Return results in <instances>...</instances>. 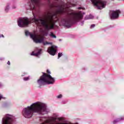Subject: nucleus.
Wrapping results in <instances>:
<instances>
[{"label": "nucleus", "instance_id": "f257e3e1", "mask_svg": "<svg viewBox=\"0 0 124 124\" xmlns=\"http://www.w3.org/2000/svg\"><path fill=\"white\" fill-rule=\"evenodd\" d=\"M58 4L56 5V10L52 13H48L47 16L43 18H37V15L32 11L33 17L29 19L27 17H19L17 19V24L20 28L28 27L31 23H35L45 28L46 31H50L54 29L55 24L59 21L58 15L65 14L66 16L61 19L60 24L68 28V2L67 3L63 2V0H55Z\"/></svg>", "mask_w": 124, "mask_h": 124}, {"label": "nucleus", "instance_id": "f03ea898", "mask_svg": "<svg viewBox=\"0 0 124 124\" xmlns=\"http://www.w3.org/2000/svg\"><path fill=\"white\" fill-rule=\"evenodd\" d=\"M45 107V104L39 102L35 103L31 105V107H28L27 108H25L23 110V116L25 118H31V111H34V112H39L41 111L43 108Z\"/></svg>", "mask_w": 124, "mask_h": 124}, {"label": "nucleus", "instance_id": "7ed1b4c3", "mask_svg": "<svg viewBox=\"0 0 124 124\" xmlns=\"http://www.w3.org/2000/svg\"><path fill=\"white\" fill-rule=\"evenodd\" d=\"M43 75L37 81L39 88H40L42 85H46V84L50 85L55 83V78L50 75H46L45 73H43Z\"/></svg>", "mask_w": 124, "mask_h": 124}, {"label": "nucleus", "instance_id": "20e7f679", "mask_svg": "<svg viewBox=\"0 0 124 124\" xmlns=\"http://www.w3.org/2000/svg\"><path fill=\"white\" fill-rule=\"evenodd\" d=\"M25 35L26 36H30L31 38L35 43H43L44 45H51L53 44L52 43L45 42L44 36H40L38 35L35 34H31L29 31H25Z\"/></svg>", "mask_w": 124, "mask_h": 124}, {"label": "nucleus", "instance_id": "39448f33", "mask_svg": "<svg viewBox=\"0 0 124 124\" xmlns=\"http://www.w3.org/2000/svg\"><path fill=\"white\" fill-rule=\"evenodd\" d=\"M41 4V0H31L29 1L28 4L26 6L27 10H37V8H39Z\"/></svg>", "mask_w": 124, "mask_h": 124}, {"label": "nucleus", "instance_id": "423d86ee", "mask_svg": "<svg viewBox=\"0 0 124 124\" xmlns=\"http://www.w3.org/2000/svg\"><path fill=\"white\" fill-rule=\"evenodd\" d=\"M91 1L98 9H103L106 6V1L103 0H91Z\"/></svg>", "mask_w": 124, "mask_h": 124}, {"label": "nucleus", "instance_id": "0eeeda50", "mask_svg": "<svg viewBox=\"0 0 124 124\" xmlns=\"http://www.w3.org/2000/svg\"><path fill=\"white\" fill-rule=\"evenodd\" d=\"M120 13H121V11L119 10L116 11H110L109 12V15L111 19H118Z\"/></svg>", "mask_w": 124, "mask_h": 124}, {"label": "nucleus", "instance_id": "6e6552de", "mask_svg": "<svg viewBox=\"0 0 124 124\" xmlns=\"http://www.w3.org/2000/svg\"><path fill=\"white\" fill-rule=\"evenodd\" d=\"M47 52L51 56H55L56 55V52H57V49H55L54 47H50L47 48Z\"/></svg>", "mask_w": 124, "mask_h": 124}, {"label": "nucleus", "instance_id": "1a4fd4ad", "mask_svg": "<svg viewBox=\"0 0 124 124\" xmlns=\"http://www.w3.org/2000/svg\"><path fill=\"white\" fill-rule=\"evenodd\" d=\"M10 118L9 117H7L6 118H3L2 119L3 124H9V120Z\"/></svg>", "mask_w": 124, "mask_h": 124}, {"label": "nucleus", "instance_id": "9d476101", "mask_svg": "<svg viewBox=\"0 0 124 124\" xmlns=\"http://www.w3.org/2000/svg\"><path fill=\"white\" fill-rule=\"evenodd\" d=\"M10 3H7L6 6L4 9L5 12H8V11H9V9H10Z\"/></svg>", "mask_w": 124, "mask_h": 124}, {"label": "nucleus", "instance_id": "9b49d317", "mask_svg": "<svg viewBox=\"0 0 124 124\" xmlns=\"http://www.w3.org/2000/svg\"><path fill=\"white\" fill-rule=\"evenodd\" d=\"M41 54V49H40L39 50H38V52L36 53H34V52H32L31 54V56H36V57H38V56H39V55H40Z\"/></svg>", "mask_w": 124, "mask_h": 124}, {"label": "nucleus", "instance_id": "f8f14e48", "mask_svg": "<svg viewBox=\"0 0 124 124\" xmlns=\"http://www.w3.org/2000/svg\"><path fill=\"white\" fill-rule=\"evenodd\" d=\"M90 19H93V16L90 15L89 16H87L85 17V20H90Z\"/></svg>", "mask_w": 124, "mask_h": 124}, {"label": "nucleus", "instance_id": "ddd939ff", "mask_svg": "<svg viewBox=\"0 0 124 124\" xmlns=\"http://www.w3.org/2000/svg\"><path fill=\"white\" fill-rule=\"evenodd\" d=\"M49 36L52 37V38H57L56 35L54 34V33L51 32L49 34Z\"/></svg>", "mask_w": 124, "mask_h": 124}, {"label": "nucleus", "instance_id": "4468645a", "mask_svg": "<svg viewBox=\"0 0 124 124\" xmlns=\"http://www.w3.org/2000/svg\"><path fill=\"white\" fill-rule=\"evenodd\" d=\"M62 56V53H58V59L60 58Z\"/></svg>", "mask_w": 124, "mask_h": 124}, {"label": "nucleus", "instance_id": "2eb2a0df", "mask_svg": "<svg viewBox=\"0 0 124 124\" xmlns=\"http://www.w3.org/2000/svg\"><path fill=\"white\" fill-rule=\"evenodd\" d=\"M95 27V25H94V24H92V25H91V29H93V28H94Z\"/></svg>", "mask_w": 124, "mask_h": 124}, {"label": "nucleus", "instance_id": "dca6fc26", "mask_svg": "<svg viewBox=\"0 0 124 124\" xmlns=\"http://www.w3.org/2000/svg\"><path fill=\"white\" fill-rule=\"evenodd\" d=\"M30 79V78L27 77L24 78V81H28V80Z\"/></svg>", "mask_w": 124, "mask_h": 124}, {"label": "nucleus", "instance_id": "f3484780", "mask_svg": "<svg viewBox=\"0 0 124 124\" xmlns=\"http://www.w3.org/2000/svg\"><path fill=\"white\" fill-rule=\"evenodd\" d=\"M84 21H82L80 23V26H84Z\"/></svg>", "mask_w": 124, "mask_h": 124}, {"label": "nucleus", "instance_id": "a211bd4d", "mask_svg": "<svg viewBox=\"0 0 124 124\" xmlns=\"http://www.w3.org/2000/svg\"><path fill=\"white\" fill-rule=\"evenodd\" d=\"M62 96V94H60L57 96V97L58 98H61Z\"/></svg>", "mask_w": 124, "mask_h": 124}, {"label": "nucleus", "instance_id": "6ab92c4d", "mask_svg": "<svg viewBox=\"0 0 124 124\" xmlns=\"http://www.w3.org/2000/svg\"><path fill=\"white\" fill-rule=\"evenodd\" d=\"M47 72L48 73V74H51V72L49 70H47Z\"/></svg>", "mask_w": 124, "mask_h": 124}, {"label": "nucleus", "instance_id": "aec40b11", "mask_svg": "<svg viewBox=\"0 0 124 124\" xmlns=\"http://www.w3.org/2000/svg\"><path fill=\"white\" fill-rule=\"evenodd\" d=\"M15 8H16V5H14L12 6V9H15Z\"/></svg>", "mask_w": 124, "mask_h": 124}, {"label": "nucleus", "instance_id": "412c9836", "mask_svg": "<svg viewBox=\"0 0 124 124\" xmlns=\"http://www.w3.org/2000/svg\"><path fill=\"white\" fill-rule=\"evenodd\" d=\"M0 37H4V36H3V34H0Z\"/></svg>", "mask_w": 124, "mask_h": 124}, {"label": "nucleus", "instance_id": "4be33fe9", "mask_svg": "<svg viewBox=\"0 0 124 124\" xmlns=\"http://www.w3.org/2000/svg\"><path fill=\"white\" fill-rule=\"evenodd\" d=\"M7 64H8V65H10V62L8 61L7 62Z\"/></svg>", "mask_w": 124, "mask_h": 124}, {"label": "nucleus", "instance_id": "5701e85b", "mask_svg": "<svg viewBox=\"0 0 124 124\" xmlns=\"http://www.w3.org/2000/svg\"><path fill=\"white\" fill-rule=\"evenodd\" d=\"M78 9H82V7H79L78 8Z\"/></svg>", "mask_w": 124, "mask_h": 124}, {"label": "nucleus", "instance_id": "b1692460", "mask_svg": "<svg viewBox=\"0 0 124 124\" xmlns=\"http://www.w3.org/2000/svg\"><path fill=\"white\" fill-rule=\"evenodd\" d=\"M1 98H2V96L0 95V99H1Z\"/></svg>", "mask_w": 124, "mask_h": 124}, {"label": "nucleus", "instance_id": "393cba45", "mask_svg": "<svg viewBox=\"0 0 124 124\" xmlns=\"http://www.w3.org/2000/svg\"><path fill=\"white\" fill-rule=\"evenodd\" d=\"M51 47H57V46H51Z\"/></svg>", "mask_w": 124, "mask_h": 124}, {"label": "nucleus", "instance_id": "a878e982", "mask_svg": "<svg viewBox=\"0 0 124 124\" xmlns=\"http://www.w3.org/2000/svg\"><path fill=\"white\" fill-rule=\"evenodd\" d=\"M113 124H116V121H114Z\"/></svg>", "mask_w": 124, "mask_h": 124}]
</instances>
